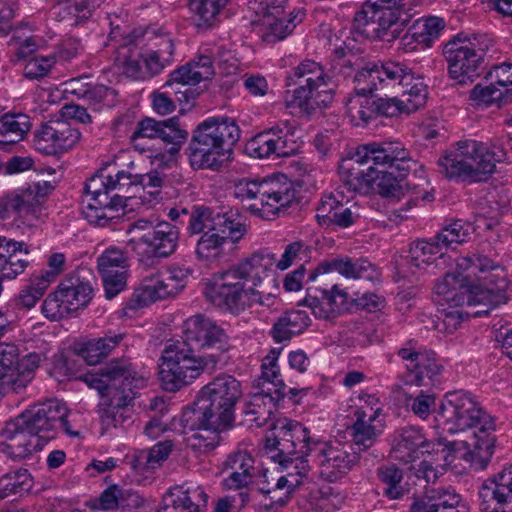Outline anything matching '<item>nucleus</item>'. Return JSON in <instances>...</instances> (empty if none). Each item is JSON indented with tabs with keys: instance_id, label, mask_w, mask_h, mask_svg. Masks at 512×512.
<instances>
[{
	"instance_id": "f257e3e1",
	"label": "nucleus",
	"mask_w": 512,
	"mask_h": 512,
	"mask_svg": "<svg viewBox=\"0 0 512 512\" xmlns=\"http://www.w3.org/2000/svg\"><path fill=\"white\" fill-rule=\"evenodd\" d=\"M306 256L302 242L286 246L279 261L268 251L253 253L226 271L215 274L204 294L213 305L238 314L255 305L269 306L278 291L276 268L287 269L299 255Z\"/></svg>"
},
{
	"instance_id": "f03ea898",
	"label": "nucleus",
	"mask_w": 512,
	"mask_h": 512,
	"mask_svg": "<svg viewBox=\"0 0 512 512\" xmlns=\"http://www.w3.org/2000/svg\"><path fill=\"white\" fill-rule=\"evenodd\" d=\"M229 348L225 330L214 320L202 314L189 317L183 323V340L168 343L162 352V387L176 392L192 384Z\"/></svg>"
},
{
	"instance_id": "7ed1b4c3",
	"label": "nucleus",
	"mask_w": 512,
	"mask_h": 512,
	"mask_svg": "<svg viewBox=\"0 0 512 512\" xmlns=\"http://www.w3.org/2000/svg\"><path fill=\"white\" fill-rule=\"evenodd\" d=\"M509 281L499 265L480 252L463 256L456 261V272L447 273L442 281L435 285V291L447 301L454 300L460 290L461 303L468 306L482 305L484 309L473 312L478 317L486 315L491 309L507 303Z\"/></svg>"
},
{
	"instance_id": "20e7f679",
	"label": "nucleus",
	"mask_w": 512,
	"mask_h": 512,
	"mask_svg": "<svg viewBox=\"0 0 512 512\" xmlns=\"http://www.w3.org/2000/svg\"><path fill=\"white\" fill-rule=\"evenodd\" d=\"M81 378L101 396L108 397V408L101 416L106 428H116L130 421L128 406L134 400L137 390L146 385L144 376L125 358L113 359L99 368L98 372H87Z\"/></svg>"
},
{
	"instance_id": "39448f33",
	"label": "nucleus",
	"mask_w": 512,
	"mask_h": 512,
	"mask_svg": "<svg viewBox=\"0 0 512 512\" xmlns=\"http://www.w3.org/2000/svg\"><path fill=\"white\" fill-rule=\"evenodd\" d=\"M510 141L498 139L489 146L472 139L459 141L439 158L440 173L448 179L484 181L495 172L496 163L508 159Z\"/></svg>"
},
{
	"instance_id": "423d86ee",
	"label": "nucleus",
	"mask_w": 512,
	"mask_h": 512,
	"mask_svg": "<svg viewBox=\"0 0 512 512\" xmlns=\"http://www.w3.org/2000/svg\"><path fill=\"white\" fill-rule=\"evenodd\" d=\"M437 420L448 433L478 429L473 432L474 442L471 445L474 453L486 462L491 458L495 444L492 434L495 422L469 393L457 391L447 394Z\"/></svg>"
},
{
	"instance_id": "0eeeda50",
	"label": "nucleus",
	"mask_w": 512,
	"mask_h": 512,
	"mask_svg": "<svg viewBox=\"0 0 512 512\" xmlns=\"http://www.w3.org/2000/svg\"><path fill=\"white\" fill-rule=\"evenodd\" d=\"M409 152L400 142H373L359 146L355 154L340 166L343 187L355 193H366L374 181V165L396 166L401 171L411 168Z\"/></svg>"
},
{
	"instance_id": "6e6552de",
	"label": "nucleus",
	"mask_w": 512,
	"mask_h": 512,
	"mask_svg": "<svg viewBox=\"0 0 512 512\" xmlns=\"http://www.w3.org/2000/svg\"><path fill=\"white\" fill-rule=\"evenodd\" d=\"M239 138L240 129L234 120L210 118L203 121L193 131L189 143L191 166L219 170L230 159Z\"/></svg>"
},
{
	"instance_id": "1a4fd4ad",
	"label": "nucleus",
	"mask_w": 512,
	"mask_h": 512,
	"mask_svg": "<svg viewBox=\"0 0 512 512\" xmlns=\"http://www.w3.org/2000/svg\"><path fill=\"white\" fill-rule=\"evenodd\" d=\"M293 183L277 174L262 181L241 179L236 182L234 195L254 215L270 220L295 199Z\"/></svg>"
},
{
	"instance_id": "9d476101",
	"label": "nucleus",
	"mask_w": 512,
	"mask_h": 512,
	"mask_svg": "<svg viewBox=\"0 0 512 512\" xmlns=\"http://www.w3.org/2000/svg\"><path fill=\"white\" fill-rule=\"evenodd\" d=\"M241 396L240 381L232 375L221 374L200 389L194 413H200L204 422L212 427H230Z\"/></svg>"
},
{
	"instance_id": "9b49d317",
	"label": "nucleus",
	"mask_w": 512,
	"mask_h": 512,
	"mask_svg": "<svg viewBox=\"0 0 512 512\" xmlns=\"http://www.w3.org/2000/svg\"><path fill=\"white\" fill-rule=\"evenodd\" d=\"M84 192V202L87 204L83 207V215L89 223L106 227L117 224L123 218L128 196L113 193L112 174L107 169H101L88 179Z\"/></svg>"
},
{
	"instance_id": "f8f14e48",
	"label": "nucleus",
	"mask_w": 512,
	"mask_h": 512,
	"mask_svg": "<svg viewBox=\"0 0 512 512\" xmlns=\"http://www.w3.org/2000/svg\"><path fill=\"white\" fill-rule=\"evenodd\" d=\"M294 77L299 80L298 87L290 99H285L286 107H297L309 116L331 104V77L324 73L320 64L312 60L303 61L294 69Z\"/></svg>"
},
{
	"instance_id": "ddd939ff",
	"label": "nucleus",
	"mask_w": 512,
	"mask_h": 512,
	"mask_svg": "<svg viewBox=\"0 0 512 512\" xmlns=\"http://www.w3.org/2000/svg\"><path fill=\"white\" fill-rule=\"evenodd\" d=\"M69 411L65 403L57 399H50L35 404L17 416L24 430L32 434L43 443V446L54 439L60 430L65 434L76 437L77 431L71 429L67 420Z\"/></svg>"
},
{
	"instance_id": "4468645a",
	"label": "nucleus",
	"mask_w": 512,
	"mask_h": 512,
	"mask_svg": "<svg viewBox=\"0 0 512 512\" xmlns=\"http://www.w3.org/2000/svg\"><path fill=\"white\" fill-rule=\"evenodd\" d=\"M396 355L404 363V370L397 376L402 385L429 387L439 382L442 367L435 354L423 349L416 340H407L397 349Z\"/></svg>"
},
{
	"instance_id": "2eb2a0df",
	"label": "nucleus",
	"mask_w": 512,
	"mask_h": 512,
	"mask_svg": "<svg viewBox=\"0 0 512 512\" xmlns=\"http://www.w3.org/2000/svg\"><path fill=\"white\" fill-rule=\"evenodd\" d=\"M93 288L79 273L68 275L56 291L50 293L42 304L43 315L50 320H60L84 308L91 300Z\"/></svg>"
},
{
	"instance_id": "dca6fc26",
	"label": "nucleus",
	"mask_w": 512,
	"mask_h": 512,
	"mask_svg": "<svg viewBox=\"0 0 512 512\" xmlns=\"http://www.w3.org/2000/svg\"><path fill=\"white\" fill-rule=\"evenodd\" d=\"M443 55L448 62V72L456 85H466L480 75L484 52L476 49L467 37L458 34L443 47Z\"/></svg>"
},
{
	"instance_id": "f3484780",
	"label": "nucleus",
	"mask_w": 512,
	"mask_h": 512,
	"mask_svg": "<svg viewBox=\"0 0 512 512\" xmlns=\"http://www.w3.org/2000/svg\"><path fill=\"white\" fill-rule=\"evenodd\" d=\"M124 333H116L109 331L102 337L93 338L85 342L79 349L78 352L70 356H64L63 354L55 356L53 367L62 376L69 378H75L83 381L81 376L78 375L73 367L80 360L85 361L89 365H95L102 359L109 356L124 340ZM86 373H84L85 375Z\"/></svg>"
},
{
	"instance_id": "a211bd4d",
	"label": "nucleus",
	"mask_w": 512,
	"mask_h": 512,
	"mask_svg": "<svg viewBox=\"0 0 512 512\" xmlns=\"http://www.w3.org/2000/svg\"><path fill=\"white\" fill-rule=\"evenodd\" d=\"M313 458L320 476L335 482L347 475L359 461V453L351 445L319 440L314 446Z\"/></svg>"
},
{
	"instance_id": "6ab92c4d",
	"label": "nucleus",
	"mask_w": 512,
	"mask_h": 512,
	"mask_svg": "<svg viewBox=\"0 0 512 512\" xmlns=\"http://www.w3.org/2000/svg\"><path fill=\"white\" fill-rule=\"evenodd\" d=\"M273 434L266 437L265 447L274 455H297L313 453L314 446L319 442L310 436L309 430L300 422L283 419L273 426Z\"/></svg>"
},
{
	"instance_id": "aec40b11",
	"label": "nucleus",
	"mask_w": 512,
	"mask_h": 512,
	"mask_svg": "<svg viewBox=\"0 0 512 512\" xmlns=\"http://www.w3.org/2000/svg\"><path fill=\"white\" fill-rule=\"evenodd\" d=\"M294 129L295 126L291 121H279L254 136L249 141V150L257 158L288 157L296 151L295 142L292 139Z\"/></svg>"
},
{
	"instance_id": "412c9836",
	"label": "nucleus",
	"mask_w": 512,
	"mask_h": 512,
	"mask_svg": "<svg viewBox=\"0 0 512 512\" xmlns=\"http://www.w3.org/2000/svg\"><path fill=\"white\" fill-rule=\"evenodd\" d=\"M80 137L79 130L73 127L69 121L50 120L36 131L34 145L39 152L54 155L74 148Z\"/></svg>"
},
{
	"instance_id": "4be33fe9",
	"label": "nucleus",
	"mask_w": 512,
	"mask_h": 512,
	"mask_svg": "<svg viewBox=\"0 0 512 512\" xmlns=\"http://www.w3.org/2000/svg\"><path fill=\"white\" fill-rule=\"evenodd\" d=\"M313 457V453H300L297 455H271V459L279 463V465L286 471L285 475L281 476L272 489L259 488L263 494H274L277 491L285 489L283 495L275 499V502L280 506H284L295 488L302 485L308 479L310 472V465L308 456Z\"/></svg>"
},
{
	"instance_id": "5701e85b",
	"label": "nucleus",
	"mask_w": 512,
	"mask_h": 512,
	"mask_svg": "<svg viewBox=\"0 0 512 512\" xmlns=\"http://www.w3.org/2000/svg\"><path fill=\"white\" fill-rule=\"evenodd\" d=\"M332 271H336L346 278L364 279L371 282L379 281L381 276L376 266L367 259L345 257L322 262L317 268L310 271L307 281L315 282L320 278V282L325 283Z\"/></svg>"
},
{
	"instance_id": "b1692460",
	"label": "nucleus",
	"mask_w": 512,
	"mask_h": 512,
	"mask_svg": "<svg viewBox=\"0 0 512 512\" xmlns=\"http://www.w3.org/2000/svg\"><path fill=\"white\" fill-rule=\"evenodd\" d=\"M380 415L381 407L378 399L373 396H369L365 405L356 409L351 435L359 450H366L373 446L378 436L383 432L384 419L380 418Z\"/></svg>"
},
{
	"instance_id": "393cba45",
	"label": "nucleus",
	"mask_w": 512,
	"mask_h": 512,
	"mask_svg": "<svg viewBox=\"0 0 512 512\" xmlns=\"http://www.w3.org/2000/svg\"><path fill=\"white\" fill-rule=\"evenodd\" d=\"M140 138L160 139L163 143L170 145V153H177L187 141L188 132L181 128L178 117L166 120L146 117L137 123L131 136L134 143ZM135 147H137V144H135Z\"/></svg>"
},
{
	"instance_id": "a878e982",
	"label": "nucleus",
	"mask_w": 512,
	"mask_h": 512,
	"mask_svg": "<svg viewBox=\"0 0 512 512\" xmlns=\"http://www.w3.org/2000/svg\"><path fill=\"white\" fill-rule=\"evenodd\" d=\"M97 268L107 299H112L125 289L128 257L123 250L117 247L107 248L97 258Z\"/></svg>"
},
{
	"instance_id": "bb28decb",
	"label": "nucleus",
	"mask_w": 512,
	"mask_h": 512,
	"mask_svg": "<svg viewBox=\"0 0 512 512\" xmlns=\"http://www.w3.org/2000/svg\"><path fill=\"white\" fill-rule=\"evenodd\" d=\"M162 57L146 49L142 51L133 47H123L117 52L119 65L123 72L128 77L133 79H147L159 74L166 66L170 65L169 62H163Z\"/></svg>"
},
{
	"instance_id": "cd10ccee",
	"label": "nucleus",
	"mask_w": 512,
	"mask_h": 512,
	"mask_svg": "<svg viewBox=\"0 0 512 512\" xmlns=\"http://www.w3.org/2000/svg\"><path fill=\"white\" fill-rule=\"evenodd\" d=\"M398 71V62L394 61L368 64L356 73L354 89L361 96L375 91L390 93L394 88Z\"/></svg>"
},
{
	"instance_id": "c85d7f7f",
	"label": "nucleus",
	"mask_w": 512,
	"mask_h": 512,
	"mask_svg": "<svg viewBox=\"0 0 512 512\" xmlns=\"http://www.w3.org/2000/svg\"><path fill=\"white\" fill-rule=\"evenodd\" d=\"M53 189L54 186L50 182L42 181L11 192L15 214L28 221H44L48 217L45 202Z\"/></svg>"
},
{
	"instance_id": "c756f323",
	"label": "nucleus",
	"mask_w": 512,
	"mask_h": 512,
	"mask_svg": "<svg viewBox=\"0 0 512 512\" xmlns=\"http://www.w3.org/2000/svg\"><path fill=\"white\" fill-rule=\"evenodd\" d=\"M336 198L333 193L325 194L316 208V220L324 228L346 229L354 225L361 218L360 208L356 203L347 206Z\"/></svg>"
},
{
	"instance_id": "7c9ffc66",
	"label": "nucleus",
	"mask_w": 512,
	"mask_h": 512,
	"mask_svg": "<svg viewBox=\"0 0 512 512\" xmlns=\"http://www.w3.org/2000/svg\"><path fill=\"white\" fill-rule=\"evenodd\" d=\"M247 228L239 219L228 222L224 232L205 231L197 240L195 253L198 259L213 262L224 251V244L229 240L238 242L246 234Z\"/></svg>"
},
{
	"instance_id": "2f4dec72",
	"label": "nucleus",
	"mask_w": 512,
	"mask_h": 512,
	"mask_svg": "<svg viewBox=\"0 0 512 512\" xmlns=\"http://www.w3.org/2000/svg\"><path fill=\"white\" fill-rule=\"evenodd\" d=\"M398 70L394 88L390 93L398 95L405 113L410 114L425 105L428 96L427 85L405 64L398 62Z\"/></svg>"
},
{
	"instance_id": "473e14b6",
	"label": "nucleus",
	"mask_w": 512,
	"mask_h": 512,
	"mask_svg": "<svg viewBox=\"0 0 512 512\" xmlns=\"http://www.w3.org/2000/svg\"><path fill=\"white\" fill-rule=\"evenodd\" d=\"M3 441L0 443V452L5 453L13 460H22L29 457L33 451L41 450L43 443L36 439L28 431L24 430V426L19 419L6 422L1 430Z\"/></svg>"
},
{
	"instance_id": "72a5a7b5",
	"label": "nucleus",
	"mask_w": 512,
	"mask_h": 512,
	"mask_svg": "<svg viewBox=\"0 0 512 512\" xmlns=\"http://www.w3.org/2000/svg\"><path fill=\"white\" fill-rule=\"evenodd\" d=\"M307 296L303 303L311 308L317 318L328 319L347 307H343L347 300V293L332 284L330 288L311 286L307 288Z\"/></svg>"
},
{
	"instance_id": "f704fd0d",
	"label": "nucleus",
	"mask_w": 512,
	"mask_h": 512,
	"mask_svg": "<svg viewBox=\"0 0 512 512\" xmlns=\"http://www.w3.org/2000/svg\"><path fill=\"white\" fill-rule=\"evenodd\" d=\"M138 241L147 246L152 256L166 258L178 247L179 229L169 222L161 221L153 229L139 235Z\"/></svg>"
},
{
	"instance_id": "c9c22d12",
	"label": "nucleus",
	"mask_w": 512,
	"mask_h": 512,
	"mask_svg": "<svg viewBox=\"0 0 512 512\" xmlns=\"http://www.w3.org/2000/svg\"><path fill=\"white\" fill-rule=\"evenodd\" d=\"M490 480L482 484L479 490L481 512H512V481Z\"/></svg>"
},
{
	"instance_id": "e433bc0d",
	"label": "nucleus",
	"mask_w": 512,
	"mask_h": 512,
	"mask_svg": "<svg viewBox=\"0 0 512 512\" xmlns=\"http://www.w3.org/2000/svg\"><path fill=\"white\" fill-rule=\"evenodd\" d=\"M425 445H427V439L420 428H402L394 435L392 457L404 464L413 463Z\"/></svg>"
},
{
	"instance_id": "4c0bfd02",
	"label": "nucleus",
	"mask_w": 512,
	"mask_h": 512,
	"mask_svg": "<svg viewBox=\"0 0 512 512\" xmlns=\"http://www.w3.org/2000/svg\"><path fill=\"white\" fill-rule=\"evenodd\" d=\"M207 499L201 487H174L164 495L163 505L157 512H198L200 506L206 505Z\"/></svg>"
},
{
	"instance_id": "58836bf2",
	"label": "nucleus",
	"mask_w": 512,
	"mask_h": 512,
	"mask_svg": "<svg viewBox=\"0 0 512 512\" xmlns=\"http://www.w3.org/2000/svg\"><path fill=\"white\" fill-rule=\"evenodd\" d=\"M236 219L233 214L220 213L207 206H193L189 213L187 231L190 235H202L205 231L224 232L227 223Z\"/></svg>"
},
{
	"instance_id": "ea45409f",
	"label": "nucleus",
	"mask_w": 512,
	"mask_h": 512,
	"mask_svg": "<svg viewBox=\"0 0 512 512\" xmlns=\"http://www.w3.org/2000/svg\"><path fill=\"white\" fill-rule=\"evenodd\" d=\"M283 399L280 393L272 394V388H262L245 403L243 413L250 417L249 420L256 426H264Z\"/></svg>"
},
{
	"instance_id": "a19ab883",
	"label": "nucleus",
	"mask_w": 512,
	"mask_h": 512,
	"mask_svg": "<svg viewBox=\"0 0 512 512\" xmlns=\"http://www.w3.org/2000/svg\"><path fill=\"white\" fill-rule=\"evenodd\" d=\"M410 14L407 10L380 9L376 22L375 39L393 41L398 38L403 28L409 23Z\"/></svg>"
},
{
	"instance_id": "79ce46f5",
	"label": "nucleus",
	"mask_w": 512,
	"mask_h": 512,
	"mask_svg": "<svg viewBox=\"0 0 512 512\" xmlns=\"http://www.w3.org/2000/svg\"><path fill=\"white\" fill-rule=\"evenodd\" d=\"M94 8L93 0H58L53 13L58 21L78 26L91 18Z\"/></svg>"
},
{
	"instance_id": "37998d69",
	"label": "nucleus",
	"mask_w": 512,
	"mask_h": 512,
	"mask_svg": "<svg viewBox=\"0 0 512 512\" xmlns=\"http://www.w3.org/2000/svg\"><path fill=\"white\" fill-rule=\"evenodd\" d=\"M411 161L414 163L411 164V167H415L416 162L412 159ZM374 167V181L378 180L377 186L380 195L384 197H400L403 194L404 185L408 184L404 183V177L412 168L401 171L396 166L374 165Z\"/></svg>"
},
{
	"instance_id": "c03bdc74",
	"label": "nucleus",
	"mask_w": 512,
	"mask_h": 512,
	"mask_svg": "<svg viewBox=\"0 0 512 512\" xmlns=\"http://www.w3.org/2000/svg\"><path fill=\"white\" fill-rule=\"evenodd\" d=\"M31 129L28 115L6 113L0 117V145H12L22 141Z\"/></svg>"
},
{
	"instance_id": "a18cd8bd",
	"label": "nucleus",
	"mask_w": 512,
	"mask_h": 512,
	"mask_svg": "<svg viewBox=\"0 0 512 512\" xmlns=\"http://www.w3.org/2000/svg\"><path fill=\"white\" fill-rule=\"evenodd\" d=\"M308 321L309 318L304 312L289 311L277 319L270 333L276 342L289 341L293 336L302 333L307 328Z\"/></svg>"
},
{
	"instance_id": "49530a36",
	"label": "nucleus",
	"mask_w": 512,
	"mask_h": 512,
	"mask_svg": "<svg viewBox=\"0 0 512 512\" xmlns=\"http://www.w3.org/2000/svg\"><path fill=\"white\" fill-rule=\"evenodd\" d=\"M110 32L109 38L120 42L118 52L123 47H133L137 45L138 41L144 37L141 30H133L129 25L128 13L121 10L119 13L108 14Z\"/></svg>"
},
{
	"instance_id": "de8ad7c7",
	"label": "nucleus",
	"mask_w": 512,
	"mask_h": 512,
	"mask_svg": "<svg viewBox=\"0 0 512 512\" xmlns=\"http://www.w3.org/2000/svg\"><path fill=\"white\" fill-rule=\"evenodd\" d=\"M194 415L199 423V429L186 438L187 447L199 453H207L220 443L219 433L229 427H212L204 422L200 413Z\"/></svg>"
},
{
	"instance_id": "09e8293b",
	"label": "nucleus",
	"mask_w": 512,
	"mask_h": 512,
	"mask_svg": "<svg viewBox=\"0 0 512 512\" xmlns=\"http://www.w3.org/2000/svg\"><path fill=\"white\" fill-rule=\"evenodd\" d=\"M442 248H440L435 237L429 240L421 239L413 242L409 251L408 264L412 271L415 273V269H425V267L431 265L436 259V256H443Z\"/></svg>"
},
{
	"instance_id": "8fccbe9b",
	"label": "nucleus",
	"mask_w": 512,
	"mask_h": 512,
	"mask_svg": "<svg viewBox=\"0 0 512 512\" xmlns=\"http://www.w3.org/2000/svg\"><path fill=\"white\" fill-rule=\"evenodd\" d=\"M222 0H189L188 8L198 26L213 25L220 11L226 6Z\"/></svg>"
},
{
	"instance_id": "3c124183",
	"label": "nucleus",
	"mask_w": 512,
	"mask_h": 512,
	"mask_svg": "<svg viewBox=\"0 0 512 512\" xmlns=\"http://www.w3.org/2000/svg\"><path fill=\"white\" fill-rule=\"evenodd\" d=\"M379 8L373 2L365 3L361 10L355 13L353 19V29L360 35L368 39H375L376 22L379 15Z\"/></svg>"
},
{
	"instance_id": "603ef678",
	"label": "nucleus",
	"mask_w": 512,
	"mask_h": 512,
	"mask_svg": "<svg viewBox=\"0 0 512 512\" xmlns=\"http://www.w3.org/2000/svg\"><path fill=\"white\" fill-rule=\"evenodd\" d=\"M377 476L386 485L383 494L389 499H399L405 494L406 490L401 486L403 473L397 466L383 465L378 468Z\"/></svg>"
},
{
	"instance_id": "864d4df0",
	"label": "nucleus",
	"mask_w": 512,
	"mask_h": 512,
	"mask_svg": "<svg viewBox=\"0 0 512 512\" xmlns=\"http://www.w3.org/2000/svg\"><path fill=\"white\" fill-rule=\"evenodd\" d=\"M177 295L171 288L169 282L165 280L163 273H159L143 281L142 295L145 301L154 302Z\"/></svg>"
},
{
	"instance_id": "5fc2aeb1",
	"label": "nucleus",
	"mask_w": 512,
	"mask_h": 512,
	"mask_svg": "<svg viewBox=\"0 0 512 512\" xmlns=\"http://www.w3.org/2000/svg\"><path fill=\"white\" fill-rule=\"evenodd\" d=\"M469 236V225L461 220H456L451 224L444 226L434 237L440 248H451L454 244L458 245L467 240Z\"/></svg>"
},
{
	"instance_id": "6e6d98bb",
	"label": "nucleus",
	"mask_w": 512,
	"mask_h": 512,
	"mask_svg": "<svg viewBox=\"0 0 512 512\" xmlns=\"http://www.w3.org/2000/svg\"><path fill=\"white\" fill-rule=\"evenodd\" d=\"M296 17L297 15H293V12H290L282 16L264 20V23L268 26L265 39L270 42L284 39L296 27Z\"/></svg>"
},
{
	"instance_id": "4d7b16f0",
	"label": "nucleus",
	"mask_w": 512,
	"mask_h": 512,
	"mask_svg": "<svg viewBox=\"0 0 512 512\" xmlns=\"http://www.w3.org/2000/svg\"><path fill=\"white\" fill-rule=\"evenodd\" d=\"M506 97H508L506 92L494 81H490L489 85L485 86L477 84L470 92V99L477 106L487 107L502 101Z\"/></svg>"
},
{
	"instance_id": "13d9d810",
	"label": "nucleus",
	"mask_w": 512,
	"mask_h": 512,
	"mask_svg": "<svg viewBox=\"0 0 512 512\" xmlns=\"http://www.w3.org/2000/svg\"><path fill=\"white\" fill-rule=\"evenodd\" d=\"M48 287L49 284H47V281L35 276L31 279L30 284L19 293L17 297V305L26 309L34 307L37 301L44 295Z\"/></svg>"
},
{
	"instance_id": "bf43d9fd",
	"label": "nucleus",
	"mask_w": 512,
	"mask_h": 512,
	"mask_svg": "<svg viewBox=\"0 0 512 512\" xmlns=\"http://www.w3.org/2000/svg\"><path fill=\"white\" fill-rule=\"evenodd\" d=\"M4 324L0 323V336L4 330ZM19 352L14 344L1 343L0 344V379L4 376H9L10 373L18 369Z\"/></svg>"
},
{
	"instance_id": "052dcab7",
	"label": "nucleus",
	"mask_w": 512,
	"mask_h": 512,
	"mask_svg": "<svg viewBox=\"0 0 512 512\" xmlns=\"http://www.w3.org/2000/svg\"><path fill=\"white\" fill-rule=\"evenodd\" d=\"M455 451V443L445 442L442 439L437 441H428L427 445L421 450V454L435 457L434 460L442 465H448L452 462V453Z\"/></svg>"
},
{
	"instance_id": "680f3d73",
	"label": "nucleus",
	"mask_w": 512,
	"mask_h": 512,
	"mask_svg": "<svg viewBox=\"0 0 512 512\" xmlns=\"http://www.w3.org/2000/svg\"><path fill=\"white\" fill-rule=\"evenodd\" d=\"M225 471H237L254 474V459L244 450L232 452L223 463Z\"/></svg>"
},
{
	"instance_id": "e2e57ef3",
	"label": "nucleus",
	"mask_w": 512,
	"mask_h": 512,
	"mask_svg": "<svg viewBox=\"0 0 512 512\" xmlns=\"http://www.w3.org/2000/svg\"><path fill=\"white\" fill-rule=\"evenodd\" d=\"M261 379L263 380V387L272 388V394L280 393L282 394V398L285 397L286 393V385L281 378L280 370L277 364L265 365V362H262L261 365Z\"/></svg>"
},
{
	"instance_id": "0e129e2a",
	"label": "nucleus",
	"mask_w": 512,
	"mask_h": 512,
	"mask_svg": "<svg viewBox=\"0 0 512 512\" xmlns=\"http://www.w3.org/2000/svg\"><path fill=\"white\" fill-rule=\"evenodd\" d=\"M115 92L111 88L102 84H90L81 100L89 106L99 109L101 104L109 105V97H114Z\"/></svg>"
},
{
	"instance_id": "69168bd1",
	"label": "nucleus",
	"mask_w": 512,
	"mask_h": 512,
	"mask_svg": "<svg viewBox=\"0 0 512 512\" xmlns=\"http://www.w3.org/2000/svg\"><path fill=\"white\" fill-rule=\"evenodd\" d=\"M54 64V57H34L25 64L23 74L30 80L39 79L46 76Z\"/></svg>"
},
{
	"instance_id": "338daca9",
	"label": "nucleus",
	"mask_w": 512,
	"mask_h": 512,
	"mask_svg": "<svg viewBox=\"0 0 512 512\" xmlns=\"http://www.w3.org/2000/svg\"><path fill=\"white\" fill-rule=\"evenodd\" d=\"M32 380L30 373H23L19 369L0 379V394L13 392L21 393Z\"/></svg>"
},
{
	"instance_id": "774afa93",
	"label": "nucleus",
	"mask_w": 512,
	"mask_h": 512,
	"mask_svg": "<svg viewBox=\"0 0 512 512\" xmlns=\"http://www.w3.org/2000/svg\"><path fill=\"white\" fill-rule=\"evenodd\" d=\"M487 78L490 81H494L503 91L506 92L507 96L512 94V64L503 63L501 65L493 67Z\"/></svg>"
}]
</instances>
